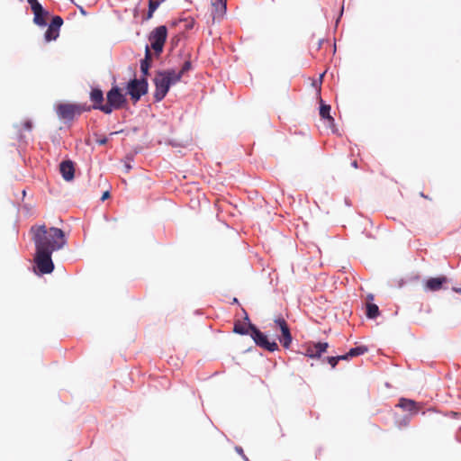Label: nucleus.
<instances>
[{"instance_id": "f257e3e1", "label": "nucleus", "mask_w": 461, "mask_h": 461, "mask_svg": "<svg viewBox=\"0 0 461 461\" xmlns=\"http://www.w3.org/2000/svg\"><path fill=\"white\" fill-rule=\"evenodd\" d=\"M31 232L35 245V273L40 276L52 273L55 268L52 253L67 244L65 232L57 227L47 229L45 225L32 226Z\"/></svg>"}, {"instance_id": "f03ea898", "label": "nucleus", "mask_w": 461, "mask_h": 461, "mask_svg": "<svg viewBox=\"0 0 461 461\" xmlns=\"http://www.w3.org/2000/svg\"><path fill=\"white\" fill-rule=\"evenodd\" d=\"M179 75H175V70L163 69L158 70L153 78L155 92L153 95L154 102H161L167 95L170 87L179 82Z\"/></svg>"}, {"instance_id": "7ed1b4c3", "label": "nucleus", "mask_w": 461, "mask_h": 461, "mask_svg": "<svg viewBox=\"0 0 461 461\" xmlns=\"http://www.w3.org/2000/svg\"><path fill=\"white\" fill-rule=\"evenodd\" d=\"M126 94H123L122 89L117 86L113 85L110 90L106 93V103H105V114H111L113 110H120L127 107L128 100Z\"/></svg>"}, {"instance_id": "20e7f679", "label": "nucleus", "mask_w": 461, "mask_h": 461, "mask_svg": "<svg viewBox=\"0 0 461 461\" xmlns=\"http://www.w3.org/2000/svg\"><path fill=\"white\" fill-rule=\"evenodd\" d=\"M245 321L249 322L250 337L258 347L269 352H274L278 349L277 343L275 340H269L268 337L264 332H262L255 324L251 323L247 313Z\"/></svg>"}, {"instance_id": "39448f33", "label": "nucleus", "mask_w": 461, "mask_h": 461, "mask_svg": "<svg viewBox=\"0 0 461 461\" xmlns=\"http://www.w3.org/2000/svg\"><path fill=\"white\" fill-rule=\"evenodd\" d=\"M126 95H129L131 100L135 104L140 98L148 94L149 82L146 78H131L125 86Z\"/></svg>"}, {"instance_id": "423d86ee", "label": "nucleus", "mask_w": 461, "mask_h": 461, "mask_svg": "<svg viewBox=\"0 0 461 461\" xmlns=\"http://www.w3.org/2000/svg\"><path fill=\"white\" fill-rule=\"evenodd\" d=\"M167 39V28L166 25L156 27L149 35L150 42L149 50L152 49L155 57L158 58L164 50V46Z\"/></svg>"}, {"instance_id": "0eeeda50", "label": "nucleus", "mask_w": 461, "mask_h": 461, "mask_svg": "<svg viewBox=\"0 0 461 461\" xmlns=\"http://www.w3.org/2000/svg\"><path fill=\"white\" fill-rule=\"evenodd\" d=\"M27 2L34 14V23L41 27L47 26V17L50 14L49 12L43 8L42 5L38 0H27Z\"/></svg>"}, {"instance_id": "6e6552de", "label": "nucleus", "mask_w": 461, "mask_h": 461, "mask_svg": "<svg viewBox=\"0 0 461 461\" xmlns=\"http://www.w3.org/2000/svg\"><path fill=\"white\" fill-rule=\"evenodd\" d=\"M329 348L328 342H308L303 346V354L310 358H320Z\"/></svg>"}, {"instance_id": "1a4fd4ad", "label": "nucleus", "mask_w": 461, "mask_h": 461, "mask_svg": "<svg viewBox=\"0 0 461 461\" xmlns=\"http://www.w3.org/2000/svg\"><path fill=\"white\" fill-rule=\"evenodd\" d=\"M76 104L61 103L57 105L56 113L59 119L72 122L77 115Z\"/></svg>"}, {"instance_id": "9d476101", "label": "nucleus", "mask_w": 461, "mask_h": 461, "mask_svg": "<svg viewBox=\"0 0 461 461\" xmlns=\"http://www.w3.org/2000/svg\"><path fill=\"white\" fill-rule=\"evenodd\" d=\"M89 98L93 103L92 108L95 110H99L104 113L105 104L104 103V97L103 90L98 86L92 87L89 93Z\"/></svg>"}, {"instance_id": "9b49d317", "label": "nucleus", "mask_w": 461, "mask_h": 461, "mask_svg": "<svg viewBox=\"0 0 461 461\" xmlns=\"http://www.w3.org/2000/svg\"><path fill=\"white\" fill-rule=\"evenodd\" d=\"M448 282L446 276H438L436 277H429L425 282V289L431 292H436L443 288V285Z\"/></svg>"}, {"instance_id": "f8f14e48", "label": "nucleus", "mask_w": 461, "mask_h": 461, "mask_svg": "<svg viewBox=\"0 0 461 461\" xmlns=\"http://www.w3.org/2000/svg\"><path fill=\"white\" fill-rule=\"evenodd\" d=\"M59 172L63 179L69 182L75 177V167L74 162L70 159L63 160L59 164Z\"/></svg>"}, {"instance_id": "ddd939ff", "label": "nucleus", "mask_w": 461, "mask_h": 461, "mask_svg": "<svg viewBox=\"0 0 461 461\" xmlns=\"http://www.w3.org/2000/svg\"><path fill=\"white\" fill-rule=\"evenodd\" d=\"M152 56L149 50V45H146L145 47V56L140 61V68L141 72V77L140 78H146L148 79V77L149 76V69L151 68L152 64Z\"/></svg>"}, {"instance_id": "4468645a", "label": "nucleus", "mask_w": 461, "mask_h": 461, "mask_svg": "<svg viewBox=\"0 0 461 461\" xmlns=\"http://www.w3.org/2000/svg\"><path fill=\"white\" fill-rule=\"evenodd\" d=\"M396 406L406 411H409V415L417 414L420 410V406L415 401L407 398H401Z\"/></svg>"}, {"instance_id": "2eb2a0df", "label": "nucleus", "mask_w": 461, "mask_h": 461, "mask_svg": "<svg viewBox=\"0 0 461 461\" xmlns=\"http://www.w3.org/2000/svg\"><path fill=\"white\" fill-rule=\"evenodd\" d=\"M212 8L213 19L222 18L227 12V0H213Z\"/></svg>"}, {"instance_id": "dca6fc26", "label": "nucleus", "mask_w": 461, "mask_h": 461, "mask_svg": "<svg viewBox=\"0 0 461 461\" xmlns=\"http://www.w3.org/2000/svg\"><path fill=\"white\" fill-rule=\"evenodd\" d=\"M320 116L321 119L327 120L330 123H334V118L330 115L331 107L330 104L324 103V101L320 99Z\"/></svg>"}, {"instance_id": "f3484780", "label": "nucleus", "mask_w": 461, "mask_h": 461, "mask_svg": "<svg viewBox=\"0 0 461 461\" xmlns=\"http://www.w3.org/2000/svg\"><path fill=\"white\" fill-rule=\"evenodd\" d=\"M278 339L285 348H289L293 340L290 329L287 328L285 330H281V336Z\"/></svg>"}, {"instance_id": "a211bd4d", "label": "nucleus", "mask_w": 461, "mask_h": 461, "mask_svg": "<svg viewBox=\"0 0 461 461\" xmlns=\"http://www.w3.org/2000/svg\"><path fill=\"white\" fill-rule=\"evenodd\" d=\"M366 315L370 320H375L380 315L379 307L375 303L366 304Z\"/></svg>"}, {"instance_id": "6ab92c4d", "label": "nucleus", "mask_w": 461, "mask_h": 461, "mask_svg": "<svg viewBox=\"0 0 461 461\" xmlns=\"http://www.w3.org/2000/svg\"><path fill=\"white\" fill-rule=\"evenodd\" d=\"M233 331L240 335H250V330L249 327V322L247 321V326L245 323L240 321H236L233 327Z\"/></svg>"}, {"instance_id": "aec40b11", "label": "nucleus", "mask_w": 461, "mask_h": 461, "mask_svg": "<svg viewBox=\"0 0 461 461\" xmlns=\"http://www.w3.org/2000/svg\"><path fill=\"white\" fill-rule=\"evenodd\" d=\"M367 351H368V348L366 346H365V345L357 346L355 348H351L348 350V356H350L351 358H352V357H358V356L364 355Z\"/></svg>"}, {"instance_id": "412c9836", "label": "nucleus", "mask_w": 461, "mask_h": 461, "mask_svg": "<svg viewBox=\"0 0 461 461\" xmlns=\"http://www.w3.org/2000/svg\"><path fill=\"white\" fill-rule=\"evenodd\" d=\"M62 24L63 19L59 15H55L51 18L49 27L59 32Z\"/></svg>"}, {"instance_id": "4be33fe9", "label": "nucleus", "mask_w": 461, "mask_h": 461, "mask_svg": "<svg viewBox=\"0 0 461 461\" xmlns=\"http://www.w3.org/2000/svg\"><path fill=\"white\" fill-rule=\"evenodd\" d=\"M59 35V32L52 28L48 27L44 33V39L46 41H55Z\"/></svg>"}, {"instance_id": "5701e85b", "label": "nucleus", "mask_w": 461, "mask_h": 461, "mask_svg": "<svg viewBox=\"0 0 461 461\" xmlns=\"http://www.w3.org/2000/svg\"><path fill=\"white\" fill-rule=\"evenodd\" d=\"M192 68V62L190 60H185L180 69L179 72L175 71V75H179V81L181 80L182 77L188 72Z\"/></svg>"}, {"instance_id": "b1692460", "label": "nucleus", "mask_w": 461, "mask_h": 461, "mask_svg": "<svg viewBox=\"0 0 461 461\" xmlns=\"http://www.w3.org/2000/svg\"><path fill=\"white\" fill-rule=\"evenodd\" d=\"M77 115H80L84 112H90L93 108L92 105L86 104H76Z\"/></svg>"}, {"instance_id": "393cba45", "label": "nucleus", "mask_w": 461, "mask_h": 461, "mask_svg": "<svg viewBox=\"0 0 461 461\" xmlns=\"http://www.w3.org/2000/svg\"><path fill=\"white\" fill-rule=\"evenodd\" d=\"M411 415H405L402 419L397 420V426L398 428L402 429L404 427H407L411 422Z\"/></svg>"}, {"instance_id": "a878e982", "label": "nucleus", "mask_w": 461, "mask_h": 461, "mask_svg": "<svg viewBox=\"0 0 461 461\" xmlns=\"http://www.w3.org/2000/svg\"><path fill=\"white\" fill-rule=\"evenodd\" d=\"M275 323L276 325L280 329V331L283 330H285L287 328H289L287 322L285 321V320L282 317H279V318H276L275 320Z\"/></svg>"}, {"instance_id": "bb28decb", "label": "nucleus", "mask_w": 461, "mask_h": 461, "mask_svg": "<svg viewBox=\"0 0 461 461\" xmlns=\"http://www.w3.org/2000/svg\"><path fill=\"white\" fill-rule=\"evenodd\" d=\"M161 3V0H149L148 9L155 12Z\"/></svg>"}, {"instance_id": "cd10ccee", "label": "nucleus", "mask_w": 461, "mask_h": 461, "mask_svg": "<svg viewBox=\"0 0 461 461\" xmlns=\"http://www.w3.org/2000/svg\"><path fill=\"white\" fill-rule=\"evenodd\" d=\"M326 360L330 365L331 368H335L339 362V358L337 356L327 357Z\"/></svg>"}, {"instance_id": "c85d7f7f", "label": "nucleus", "mask_w": 461, "mask_h": 461, "mask_svg": "<svg viewBox=\"0 0 461 461\" xmlns=\"http://www.w3.org/2000/svg\"><path fill=\"white\" fill-rule=\"evenodd\" d=\"M235 450H236V452H237L238 454H240V456H242V458H243L245 461H249V458H248V457L246 456V455L244 454L243 449H242V447H240V446L235 447Z\"/></svg>"}, {"instance_id": "c756f323", "label": "nucleus", "mask_w": 461, "mask_h": 461, "mask_svg": "<svg viewBox=\"0 0 461 461\" xmlns=\"http://www.w3.org/2000/svg\"><path fill=\"white\" fill-rule=\"evenodd\" d=\"M153 14H154V11L148 9L147 14L143 16V21H148V20L151 19L153 16Z\"/></svg>"}, {"instance_id": "7c9ffc66", "label": "nucleus", "mask_w": 461, "mask_h": 461, "mask_svg": "<svg viewBox=\"0 0 461 461\" xmlns=\"http://www.w3.org/2000/svg\"><path fill=\"white\" fill-rule=\"evenodd\" d=\"M23 127L27 131H32V122L30 120L25 121L24 123H23Z\"/></svg>"}, {"instance_id": "2f4dec72", "label": "nucleus", "mask_w": 461, "mask_h": 461, "mask_svg": "<svg viewBox=\"0 0 461 461\" xmlns=\"http://www.w3.org/2000/svg\"><path fill=\"white\" fill-rule=\"evenodd\" d=\"M108 141V139L106 137H103V138H100V139H97L96 140V142L100 145V146H103V145H105Z\"/></svg>"}, {"instance_id": "473e14b6", "label": "nucleus", "mask_w": 461, "mask_h": 461, "mask_svg": "<svg viewBox=\"0 0 461 461\" xmlns=\"http://www.w3.org/2000/svg\"><path fill=\"white\" fill-rule=\"evenodd\" d=\"M337 357L339 358V361L340 360H348V359L351 358V357L348 356V351L346 354H344V355H339Z\"/></svg>"}, {"instance_id": "72a5a7b5", "label": "nucleus", "mask_w": 461, "mask_h": 461, "mask_svg": "<svg viewBox=\"0 0 461 461\" xmlns=\"http://www.w3.org/2000/svg\"><path fill=\"white\" fill-rule=\"evenodd\" d=\"M110 197V192L109 191H105L103 193L102 196H101V201H105L106 199H108Z\"/></svg>"}, {"instance_id": "f704fd0d", "label": "nucleus", "mask_w": 461, "mask_h": 461, "mask_svg": "<svg viewBox=\"0 0 461 461\" xmlns=\"http://www.w3.org/2000/svg\"><path fill=\"white\" fill-rule=\"evenodd\" d=\"M124 167H125V171L126 172H129L132 168V166L129 162H125Z\"/></svg>"}, {"instance_id": "c9c22d12", "label": "nucleus", "mask_w": 461, "mask_h": 461, "mask_svg": "<svg viewBox=\"0 0 461 461\" xmlns=\"http://www.w3.org/2000/svg\"><path fill=\"white\" fill-rule=\"evenodd\" d=\"M79 11H80V13H81L83 15H86V14H87L86 11V10L84 9V7H82V6H79Z\"/></svg>"}, {"instance_id": "e433bc0d", "label": "nucleus", "mask_w": 461, "mask_h": 461, "mask_svg": "<svg viewBox=\"0 0 461 461\" xmlns=\"http://www.w3.org/2000/svg\"><path fill=\"white\" fill-rule=\"evenodd\" d=\"M126 159H127V162L131 163V161H133V156L132 155H128L126 157Z\"/></svg>"}, {"instance_id": "4c0bfd02", "label": "nucleus", "mask_w": 461, "mask_h": 461, "mask_svg": "<svg viewBox=\"0 0 461 461\" xmlns=\"http://www.w3.org/2000/svg\"><path fill=\"white\" fill-rule=\"evenodd\" d=\"M182 20H174L172 21V26H176Z\"/></svg>"}, {"instance_id": "58836bf2", "label": "nucleus", "mask_w": 461, "mask_h": 461, "mask_svg": "<svg viewBox=\"0 0 461 461\" xmlns=\"http://www.w3.org/2000/svg\"><path fill=\"white\" fill-rule=\"evenodd\" d=\"M345 204L347 206H351V202H350V200L348 198H345Z\"/></svg>"}, {"instance_id": "ea45409f", "label": "nucleus", "mask_w": 461, "mask_h": 461, "mask_svg": "<svg viewBox=\"0 0 461 461\" xmlns=\"http://www.w3.org/2000/svg\"><path fill=\"white\" fill-rule=\"evenodd\" d=\"M453 291L461 294V288L454 287Z\"/></svg>"}, {"instance_id": "a19ab883", "label": "nucleus", "mask_w": 461, "mask_h": 461, "mask_svg": "<svg viewBox=\"0 0 461 461\" xmlns=\"http://www.w3.org/2000/svg\"><path fill=\"white\" fill-rule=\"evenodd\" d=\"M351 166L355 168L357 167V162L356 160L352 161Z\"/></svg>"}, {"instance_id": "79ce46f5", "label": "nucleus", "mask_w": 461, "mask_h": 461, "mask_svg": "<svg viewBox=\"0 0 461 461\" xmlns=\"http://www.w3.org/2000/svg\"><path fill=\"white\" fill-rule=\"evenodd\" d=\"M367 298L369 300H373L374 299V295L372 294H370L367 295Z\"/></svg>"}, {"instance_id": "37998d69", "label": "nucleus", "mask_w": 461, "mask_h": 461, "mask_svg": "<svg viewBox=\"0 0 461 461\" xmlns=\"http://www.w3.org/2000/svg\"><path fill=\"white\" fill-rule=\"evenodd\" d=\"M420 196H421V197H424V198H426V199L428 198V196H427V195H425L423 192H421V193H420Z\"/></svg>"}, {"instance_id": "c03bdc74", "label": "nucleus", "mask_w": 461, "mask_h": 461, "mask_svg": "<svg viewBox=\"0 0 461 461\" xmlns=\"http://www.w3.org/2000/svg\"><path fill=\"white\" fill-rule=\"evenodd\" d=\"M136 14H137V8H135V10H134V15H136Z\"/></svg>"}, {"instance_id": "a18cd8bd", "label": "nucleus", "mask_w": 461, "mask_h": 461, "mask_svg": "<svg viewBox=\"0 0 461 461\" xmlns=\"http://www.w3.org/2000/svg\"><path fill=\"white\" fill-rule=\"evenodd\" d=\"M118 132L115 131V132H111V135H113V134H117Z\"/></svg>"}, {"instance_id": "49530a36", "label": "nucleus", "mask_w": 461, "mask_h": 461, "mask_svg": "<svg viewBox=\"0 0 461 461\" xmlns=\"http://www.w3.org/2000/svg\"><path fill=\"white\" fill-rule=\"evenodd\" d=\"M162 2H164L165 0H161Z\"/></svg>"}]
</instances>
